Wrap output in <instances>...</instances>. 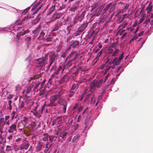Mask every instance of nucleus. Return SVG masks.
I'll return each mask as SVG.
<instances>
[{"label": "nucleus", "instance_id": "f257e3e1", "mask_svg": "<svg viewBox=\"0 0 153 153\" xmlns=\"http://www.w3.org/2000/svg\"><path fill=\"white\" fill-rule=\"evenodd\" d=\"M91 91L90 88L88 93L87 94H85V92L82 95L81 100H84L85 102L88 103H89L90 102V99H92V97L94 96V94H93V91Z\"/></svg>", "mask_w": 153, "mask_h": 153}, {"label": "nucleus", "instance_id": "f03ea898", "mask_svg": "<svg viewBox=\"0 0 153 153\" xmlns=\"http://www.w3.org/2000/svg\"><path fill=\"white\" fill-rule=\"evenodd\" d=\"M103 80L102 79H100L99 80L97 81L95 80L92 81L90 85V89L91 91H94L95 87H97L98 88L102 86Z\"/></svg>", "mask_w": 153, "mask_h": 153}, {"label": "nucleus", "instance_id": "7ed1b4c3", "mask_svg": "<svg viewBox=\"0 0 153 153\" xmlns=\"http://www.w3.org/2000/svg\"><path fill=\"white\" fill-rule=\"evenodd\" d=\"M45 61L44 59L40 58L37 60L36 64L38 67H42L44 65Z\"/></svg>", "mask_w": 153, "mask_h": 153}, {"label": "nucleus", "instance_id": "20e7f679", "mask_svg": "<svg viewBox=\"0 0 153 153\" xmlns=\"http://www.w3.org/2000/svg\"><path fill=\"white\" fill-rule=\"evenodd\" d=\"M14 131H17L16 125L15 124H13L10 127L8 132L9 133H13Z\"/></svg>", "mask_w": 153, "mask_h": 153}, {"label": "nucleus", "instance_id": "39448f33", "mask_svg": "<svg viewBox=\"0 0 153 153\" xmlns=\"http://www.w3.org/2000/svg\"><path fill=\"white\" fill-rule=\"evenodd\" d=\"M102 10V7H98L96 11L93 14L92 16H98L100 14Z\"/></svg>", "mask_w": 153, "mask_h": 153}, {"label": "nucleus", "instance_id": "423d86ee", "mask_svg": "<svg viewBox=\"0 0 153 153\" xmlns=\"http://www.w3.org/2000/svg\"><path fill=\"white\" fill-rule=\"evenodd\" d=\"M88 25V23L87 22L83 24L78 28L79 31L81 32H82L86 28Z\"/></svg>", "mask_w": 153, "mask_h": 153}, {"label": "nucleus", "instance_id": "0eeeda50", "mask_svg": "<svg viewBox=\"0 0 153 153\" xmlns=\"http://www.w3.org/2000/svg\"><path fill=\"white\" fill-rule=\"evenodd\" d=\"M120 61L117 57H116L114 59L112 63L114 65H118L120 64Z\"/></svg>", "mask_w": 153, "mask_h": 153}, {"label": "nucleus", "instance_id": "6e6552de", "mask_svg": "<svg viewBox=\"0 0 153 153\" xmlns=\"http://www.w3.org/2000/svg\"><path fill=\"white\" fill-rule=\"evenodd\" d=\"M59 102V103L60 105V106H63V105H67V103L66 102L65 100L62 99H60L59 100V102H58V103Z\"/></svg>", "mask_w": 153, "mask_h": 153}, {"label": "nucleus", "instance_id": "1a4fd4ad", "mask_svg": "<svg viewBox=\"0 0 153 153\" xmlns=\"http://www.w3.org/2000/svg\"><path fill=\"white\" fill-rule=\"evenodd\" d=\"M129 4H128L126 3L125 4V6L123 9L122 10H120V12L122 13L123 12H125L126 11V10L129 7Z\"/></svg>", "mask_w": 153, "mask_h": 153}, {"label": "nucleus", "instance_id": "9d476101", "mask_svg": "<svg viewBox=\"0 0 153 153\" xmlns=\"http://www.w3.org/2000/svg\"><path fill=\"white\" fill-rule=\"evenodd\" d=\"M79 43V41L77 40L73 42L72 44L71 45V46H72L73 48H75L77 45H78Z\"/></svg>", "mask_w": 153, "mask_h": 153}, {"label": "nucleus", "instance_id": "9b49d317", "mask_svg": "<svg viewBox=\"0 0 153 153\" xmlns=\"http://www.w3.org/2000/svg\"><path fill=\"white\" fill-rule=\"evenodd\" d=\"M112 5V3H109L106 6V7L103 10V12L105 13L110 8Z\"/></svg>", "mask_w": 153, "mask_h": 153}, {"label": "nucleus", "instance_id": "f8f14e48", "mask_svg": "<svg viewBox=\"0 0 153 153\" xmlns=\"http://www.w3.org/2000/svg\"><path fill=\"white\" fill-rule=\"evenodd\" d=\"M79 86L78 84L73 85L71 87V90L76 91L78 88Z\"/></svg>", "mask_w": 153, "mask_h": 153}, {"label": "nucleus", "instance_id": "ddd939ff", "mask_svg": "<svg viewBox=\"0 0 153 153\" xmlns=\"http://www.w3.org/2000/svg\"><path fill=\"white\" fill-rule=\"evenodd\" d=\"M67 105L59 106V108L61 111H62L65 113L66 110Z\"/></svg>", "mask_w": 153, "mask_h": 153}, {"label": "nucleus", "instance_id": "4468645a", "mask_svg": "<svg viewBox=\"0 0 153 153\" xmlns=\"http://www.w3.org/2000/svg\"><path fill=\"white\" fill-rule=\"evenodd\" d=\"M67 132H62H62H61V133L59 135V136L60 137H62V138L64 139L65 138V137L67 135Z\"/></svg>", "mask_w": 153, "mask_h": 153}, {"label": "nucleus", "instance_id": "2eb2a0df", "mask_svg": "<svg viewBox=\"0 0 153 153\" xmlns=\"http://www.w3.org/2000/svg\"><path fill=\"white\" fill-rule=\"evenodd\" d=\"M116 7V5L115 4H112L111 6V7H110V8L109 10V13H111L113 11L114 9Z\"/></svg>", "mask_w": 153, "mask_h": 153}, {"label": "nucleus", "instance_id": "dca6fc26", "mask_svg": "<svg viewBox=\"0 0 153 153\" xmlns=\"http://www.w3.org/2000/svg\"><path fill=\"white\" fill-rule=\"evenodd\" d=\"M75 93V91L70 90L69 93L68 95V97L70 98H71L73 97Z\"/></svg>", "mask_w": 153, "mask_h": 153}, {"label": "nucleus", "instance_id": "f3484780", "mask_svg": "<svg viewBox=\"0 0 153 153\" xmlns=\"http://www.w3.org/2000/svg\"><path fill=\"white\" fill-rule=\"evenodd\" d=\"M57 99V96H52L51 97L50 100L51 102H53Z\"/></svg>", "mask_w": 153, "mask_h": 153}, {"label": "nucleus", "instance_id": "a211bd4d", "mask_svg": "<svg viewBox=\"0 0 153 153\" xmlns=\"http://www.w3.org/2000/svg\"><path fill=\"white\" fill-rule=\"evenodd\" d=\"M77 8L75 4H74L70 8L69 10L73 12H74L76 9Z\"/></svg>", "mask_w": 153, "mask_h": 153}, {"label": "nucleus", "instance_id": "6ab92c4d", "mask_svg": "<svg viewBox=\"0 0 153 153\" xmlns=\"http://www.w3.org/2000/svg\"><path fill=\"white\" fill-rule=\"evenodd\" d=\"M29 146V145L28 144L26 143H23V147H22L21 149H27L28 148Z\"/></svg>", "mask_w": 153, "mask_h": 153}, {"label": "nucleus", "instance_id": "aec40b11", "mask_svg": "<svg viewBox=\"0 0 153 153\" xmlns=\"http://www.w3.org/2000/svg\"><path fill=\"white\" fill-rule=\"evenodd\" d=\"M153 8V6L152 5V3L151 2L148 6L146 10H148L152 11Z\"/></svg>", "mask_w": 153, "mask_h": 153}, {"label": "nucleus", "instance_id": "412c9836", "mask_svg": "<svg viewBox=\"0 0 153 153\" xmlns=\"http://www.w3.org/2000/svg\"><path fill=\"white\" fill-rule=\"evenodd\" d=\"M42 145L40 143H39L38 144L36 148V149L38 151H40L42 149Z\"/></svg>", "mask_w": 153, "mask_h": 153}, {"label": "nucleus", "instance_id": "4be33fe9", "mask_svg": "<svg viewBox=\"0 0 153 153\" xmlns=\"http://www.w3.org/2000/svg\"><path fill=\"white\" fill-rule=\"evenodd\" d=\"M8 105H9V107L7 108L8 110H11L12 109V106L11 105V104L12 103V101L10 100H9L8 102Z\"/></svg>", "mask_w": 153, "mask_h": 153}, {"label": "nucleus", "instance_id": "5701e85b", "mask_svg": "<svg viewBox=\"0 0 153 153\" xmlns=\"http://www.w3.org/2000/svg\"><path fill=\"white\" fill-rule=\"evenodd\" d=\"M117 45V42H113L110 46V47L111 48H114L115 47H116Z\"/></svg>", "mask_w": 153, "mask_h": 153}, {"label": "nucleus", "instance_id": "b1692460", "mask_svg": "<svg viewBox=\"0 0 153 153\" xmlns=\"http://www.w3.org/2000/svg\"><path fill=\"white\" fill-rule=\"evenodd\" d=\"M49 137V135L46 134L45 135V137L43 138V140L44 141H48Z\"/></svg>", "mask_w": 153, "mask_h": 153}, {"label": "nucleus", "instance_id": "393cba45", "mask_svg": "<svg viewBox=\"0 0 153 153\" xmlns=\"http://www.w3.org/2000/svg\"><path fill=\"white\" fill-rule=\"evenodd\" d=\"M79 135L78 134L75 135L73 137L72 139L73 141L74 142L77 139L79 138Z\"/></svg>", "mask_w": 153, "mask_h": 153}, {"label": "nucleus", "instance_id": "a878e982", "mask_svg": "<svg viewBox=\"0 0 153 153\" xmlns=\"http://www.w3.org/2000/svg\"><path fill=\"white\" fill-rule=\"evenodd\" d=\"M95 102V100L94 98V96L92 97V99H90V102L89 104H94Z\"/></svg>", "mask_w": 153, "mask_h": 153}, {"label": "nucleus", "instance_id": "bb28decb", "mask_svg": "<svg viewBox=\"0 0 153 153\" xmlns=\"http://www.w3.org/2000/svg\"><path fill=\"white\" fill-rule=\"evenodd\" d=\"M119 51V50L118 49H116L115 51H114V53H113V54L112 55V56H115L118 53V52Z\"/></svg>", "mask_w": 153, "mask_h": 153}, {"label": "nucleus", "instance_id": "cd10ccee", "mask_svg": "<svg viewBox=\"0 0 153 153\" xmlns=\"http://www.w3.org/2000/svg\"><path fill=\"white\" fill-rule=\"evenodd\" d=\"M27 118L25 117L23 118V119L22 120V122H23L24 123H25V124H26L27 122Z\"/></svg>", "mask_w": 153, "mask_h": 153}, {"label": "nucleus", "instance_id": "c85d7f7f", "mask_svg": "<svg viewBox=\"0 0 153 153\" xmlns=\"http://www.w3.org/2000/svg\"><path fill=\"white\" fill-rule=\"evenodd\" d=\"M81 32H82L79 31V29H78V30L76 32V33H75V36H76L78 35H79Z\"/></svg>", "mask_w": 153, "mask_h": 153}, {"label": "nucleus", "instance_id": "c756f323", "mask_svg": "<svg viewBox=\"0 0 153 153\" xmlns=\"http://www.w3.org/2000/svg\"><path fill=\"white\" fill-rule=\"evenodd\" d=\"M144 18L143 16V17L140 19V21L138 22V23L139 24H140V23H141L144 21Z\"/></svg>", "mask_w": 153, "mask_h": 153}, {"label": "nucleus", "instance_id": "7c9ffc66", "mask_svg": "<svg viewBox=\"0 0 153 153\" xmlns=\"http://www.w3.org/2000/svg\"><path fill=\"white\" fill-rule=\"evenodd\" d=\"M102 53V51H100L97 54V58H98L100 56Z\"/></svg>", "mask_w": 153, "mask_h": 153}, {"label": "nucleus", "instance_id": "2f4dec72", "mask_svg": "<svg viewBox=\"0 0 153 153\" xmlns=\"http://www.w3.org/2000/svg\"><path fill=\"white\" fill-rule=\"evenodd\" d=\"M52 40V39L51 38H47L45 40L47 42H51Z\"/></svg>", "mask_w": 153, "mask_h": 153}, {"label": "nucleus", "instance_id": "473e14b6", "mask_svg": "<svg viewBox=\"0 0 153 153\" xmlns=\"http://www.w3.org/2000/svg\"><path fill=\"white\" fill-rule=\"evenodd\" d=\"M97 7V6L96 5H94V6H91V7H92L91 10V12L94 9H95L96 7Z\"/></svg>", "mask_w": 153, "mask_h": 153}, {"label": "nucleus", "instance_id": "72a5a7b5", "mask_svg": "<svg viewBox=\"0 0 153 153\" xmlns=\"http://www.w3.org/2000/svg\"><path fill=\"white\" fill-rule=\"evenodd\" d=\"M31 40V38L29 37H28L25 39V40L27 42H29Z\"/></svg>", "mask_w": 153, "mask_h": 153}, {"label": "nucleus", "instance_id": "f704fd0d", "mask_svg": "<svg viewBox=\"0 0 153 153\" xmlns=\"http://www.w3.org/2000/svg\"><path fill=\"white\" fill-rule=\"evenodd\" d=\"M124 53H123L118 58L120 60H122L123 57Z\"/></svg>", "mask_w": 153, "mask_h": 153}, {"label": "nucleus", "instance_id": "c9c22d12", "mask_svg": "<svg viewBox=\"0 0 153 153\" xmlns=\"http://www.w3.org/2000/svg\"><path fill=\"white\" fill-rule=\"evenodd\" d=\"M29 8H26V9H25V10L24 11L22 12V13H23V14H25V13H27L28 12V10H29Z\"/></svg>", "mask_w": 153, "mask_h": 153}, {"label": "nucleus", "instance_id": "e433bc0d", "mask_svg": "<svg viewBox=\"0 0 153 153\" xmlns=\"http://www.w3.org/2000/svg\"><path fill=\"white\" fill-rule=\"evenodd\" d=\"M15 113V111H13V112L11 114V118H12V119H13L14 117Z\"/></svg>", "mask_w": 153, "mask_h": 153}, {"label": "nucleus", "instance_id": "4c0bfd02", "mask_svg": "<svg viewBox=\"0 0 153 153\" xmlns=\"http://www.w3.org/2000/svg\"><path fill=\"white\" fill-rule=\"evenodd\" d=\"M150 19L149 18H148L146 20V21L144 23L146 24H148L150 22Z\"/></svg>", "mask_w": 153, "mask_h": 153}, {"label": "nucleus", "instance_id": "58836bf2", "mask_svg": "<svg viewBox=\"0 0 153 153\" xmlns=\"http://www.w3.org/2000/svg\"><path fill=\"white\" fill-rule=\"evenodd\" d=\"M13 98V95L11 94H9L8 97H7V98L8 99L10 100L12 99Z\"/></svg>", "mask_w": 153, "mask_h": 153}, {"label": "nucleus", "instance_id": "ea45409f", "mask_svg": "<svg viewBox=\"0 0 153 153\" xmlns=\"http://www.w3.org/2000/svg\"><path fill=\"white\" fill-rule=\"evenodd\" d=\"M77 56L76 54H75L74 57L72 59L73 61H75L76 60Z\"/></svg>", "mask_w": 153, "mask_h": 153}, {"label": "nucleus", "instance_id": "a19ab883", "mask_svg": "<svg viewBox=\"0 0 153 153\" xmlns=\"http://www.w3.org/2000/svg\"><path fill=\"white\" fill-rule=\"evenodd\" d=\"M11 10L12 11L14 12L15 13L17 12V10L15 8H13V7L11 9Z\"/></svg>", "mask_w": 153, "mask_h": 153}, {"label": "nucleus", "instance_id": "79ce46f5", "mask_svg": "<svg viewBox=\"0 0 153 153\" xmlns=\"http://www.w3.org/2000/svg\"><path fill=\"white\" fill-rule=\"evenodd\" d=\"M4 119L3 118H1L0 119V125L3 123L4 121Z\"/></svg>", "mask_w": 153, "mask_h": 153}, {"label": "nucleus", "instance_id": "37998d69", "mask_svg": "<svg viewBox=\"0 0 153 153\" xmlns=\"http://www.w3.org/2000/svg\"><path fill=\"white\" fill-rule=\"evenodd\" d=\"M108 74L105 77V79L104 81V82H105L107 80V79L108 78Z\"/></svg>", "mask_w": 153, "mask_h": 153}, {"label": "nucleus", "instance_id": "c03bdc74", "mask_svg": "<svg viewBox=\"0 0 153 153\" xmlns=\"http://www.w3.org/2000/svg\"><path fill=\"white\" fill-rule=\"evenodd\" d=\"M55 6H52L50 9V10H51V11H53L54 9H55Z\"/></svg>", "mask_w": 153, "mask_h": 153}, {"label": "nucleus", "instance_id": "a18cd8bd", "mask_svg": "<svg viewBox=\"0 0 153 153\" xmlns=\"http://www.w3.org/2000/svg\"><path fill=\"white\" fill-rule=\"evenodd\" d=\"M53 138V136H49V137L48 139H49V140L50 142H51L52 141Z\"/></svg>", "mask_w": 153, "mask_h": 153}, {"label": "nucleus", "instance_id": "49530a36", "mask_svg": "<svg viewBox=\"0 0 153 153\" xmlns=\"http://www.w3.org/2000/svg\"><path fill=\"white\" fill-rule=\"evenodd\" d=\"M21 140V138H19L16 140V142H20Z\"/></svg>", "mask_w": 153, "mask_h": 153}, {"label": "nucleus", "instance_id": "de8ad7c7", "mask_svg": "<svg viewBox=\"0 0 153 153\" xmlns=\"http://www.w3.org/2000/svg\"><path fill=\"white\" fill-rule=\"evenodd\" d=\"M143 32H144L143 31H142L138 35V36L139 37H140V36H142L143 35Z\"/></svg>", "mask_w": 153, "mask_h": 153}, {"label": "nucleus", "instance_id": "09e8293b", "mask_svg": "<svg viewBox=\"0 0 153 153\" xmlns=\"http://www.w3.org/2000/svg\"><path fill=\"white\" fill-rule=\"evenodd\" d=\"M127 35V33H125L121 37V39H123V38L124 37H125V36H126V35Z\"/></svg>", "mask_w": 153, "mask_h": 153}, {"label": "nucleus", "instance_id": "8fccbe9b", "mask_svg": "<svg viewBox=\"0 0 153 153\" xmlns=\"http://www.w3.org/2000/svg\"><path fill=\"white\" fill-rule=\"evenodd\" d=\"M65 55L66 54L64 52L62 54H61V56L63 58H64V57H65Z\"/></svg>", "mask_w": 153, "mask_h": 153}, {"label": "nucleus", "instance_id": "3c124183", "mask_svg": "<svg viewBox=\"0 0 153 153\" xmlns=\"http://www.w3.org/2000/svg\"><path fill=\"white\" fill-rule=\"evenodd\" d=\"M94 38H93L91 40V41L90 42H89V44H92L93 43V42L94 41Z\"/></svg>", "mask_w": 153, "mask_h": 153}, {"label": "nucleus", "instance_id": "603ef678", "mask_svg": "<svg viewBox=\"0 0 153 153\" xmlns=\"http://www.w3.org/2000/svg\"><path fill=\"white\" fill-rule=\"evenodd\" d=\"M13 136L12 135H10L7 137L8 139L9 140H11Z\"/></svg>", "mask_w": 153, "mask_h": 153}, {"label": "nucleus", "instance_id": "864d4df0", "mask_svg": "<svg viewBox=\"0 0 153 153\" xmlns=\"http://www.w3.org/2000/svg\"><path fill=\"white\" fill-rule=\"evenodd\" d=\"M133 38L134 40H135L138 39V37L136 35H135L133 36Z\"/></svg>", "mask_w": 153, "mask_h": 153}, {"label": "nucleus", "instance_id": "5fc2aeb1", "mask_svg": "<svg viewBox=\"0 0 153 153\" xmlns=\"http://www.w3.org/2000/svg\"><path fill=\"white\" fill-rule=\"evenodd\" d=\"M111 67L110 66V67H109V68H107L106 69V70H105V73H107L109 70L110 68H111Z\"/></svg>", "mask_w": 153, "mask_h": 153}, {"label": "nucleus", "instance_id": "6e6d98bb", "mask_svg": "<svg viewBox=\"0 0 153 153\" xmlns=\"http://www.w3.org/2000/svg\"><path fill=\"white\" fill-rule=\"evenodd\" d=\"M62 120V118L61 117H58V122H59L61 121ZM59 124V123H58V125Z\"/></svg>", "mask_w": 153, "mask_h": 153}, {"label": "nucleus", "instance_id": "4d7b16f0", "mask_svg": "<svg viewBox=\"0 0 153 153\" xmlns=\"http://www.w3.org/2000/svg\"><path fill=\"white\" fill-rule=\"evenodd\" d=\"M139 29V27H137L135 31L134 32V34H136V33L138 31Z\"/></svg>", "mask_w": 153, "mask_h": 153}, {"label": "nucleus", "instance_id": "13d9d810", "mask_svg": "<svg viewBox=\"0 0 153 153\" xmlns=\"http://www.w3.org/2000/svg\"><path fill=\"white\" fill-rule=\"evenodd\" d=\"M113 49H110L109 50V52L108 53V54H111L113 53Z\"/></svg>", "mask_w": 153, "mask_h": 153}, {"label": "nucleus", "instance_id": "bf43d9fd", "mask_svg": "<svg viewBox=\"0 0 153 153\" xmlns=\"http://www.w3.org/2000/svg\"><path fill=\"white\" fill-rule=\"evenodd\" d=\"M114 13H114L111 15V16H110V20H111L112 19L113 17V16H114Z\"/></svg>", "mask_w": 153, "mask_h": 153}, {"label": "nucleus", "instance_id": "052dcab7", "mask_svg": "<svg viewBox=\"0 0 153 153\" xmlns=\"http://www.w3.org/2000/svg\"><path fill=\"white\" fill-rule=\"evenodd\" d=\"M101 99V96L100 95H99L98 97H97V101H98L100 102V100Z\"/></svg>", "mask_w": 153, "mask_h": 153}, {"label": "nucleus", "instance_id": "680f3d73", "mask_svg": "<svg viewBox=\"0 0 153 153\" xmlns=\"http://www.w3.org/2000/svg\"><path fill=\"white\" fill-rule=\"evenodd\" d=\"M53 17L54 19H56L57 18V14L54 15Z\"/></svg>", "mask_w": 153, "mask_h": 153}, {"label": "nucleus", "instance_id": "e2e57ef3", "mask_svg": "<svg viewBox=\"0 0 153 153\" xmlns=\"http://www.w3.org/2000/svg\"><path fill=\"white\" fill-rule=\"evenodd\" d=\"M78 105L77 104H76L73 107V109H75L78 108Z\"/></svg>", "mask_w": 153, "mask_h": 153}, {"label": "nucleus", "instance_id": "0e129e2a", "mask_svg": "<svg viewBox=\"0 0 153 153\" xmlns=\"http://www.w3.org/2000/svg\"><path fill=\"white\" fill-rule=\"evenodd\" d=\"M84 14H83V13H81L80 16L79 17H81V18H82V17H84Z\"/></svg>", "mask_w": 153, "mask_h": 153}, {"label": "nucleus", "instance_id": "69168bd1", "mask_svg": "<svg viewBox=\"0 0 153 153\" xmlns=\"http://www.w3.org/2000/svg\"><path fill=\"white\" fill-rule=\"evenodd\" d=\"M114 79H112L111 80V84H113V83H114Z\"/></svg>", "mask_w": 153, "mask_h": 153}, {"label": "nucleus", "instance_id": "338daca9", "mask_svg": "<svg viewBox=\"0 0 153 153\" xmlns=\"http://www.w3.org/2000/svg\"><path fill=\"white\" fill-rule=\"evenodd\" d=\"M121 66H119V68H118L117 69V70L116 71V72H118L119 70H120V69L121 68Z\"/></svg>", "mask_w": 153, "mask_h": 153}, {"label": "nucleus", "instance_id": "774afa93", "mask_svg": "<svg viewBox=\"0 0 153 153\" xmlns=\"http://www.w3.org/2000/svg\"><path fill=\"white\" fill-rule=\"evenodd\" d=\"M62 68V67L59 66V68H58V72L59 71H60L61 70Z\"/></svg>", "mask_w": 153, "mask_h": 153}]
</instances>
